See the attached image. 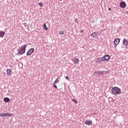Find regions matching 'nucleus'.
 I'll list each match as a JSON object with an SVG mask.
<instances>
[{"instance_id":"f257e3e1","label":"nucleus","mask_w":128,"mask_h":128,"mask_svg":"<svg viewBox=\"0 0 128 128\" xmlns=\"http://www.w3.org/2000/svg\"><path fill=\"white\" fill-rule=\"evenodd\" d=\"M122 92V90H120V88L115 86V87H113L112 88V94H120V92Z\"/></svg>"},{"instance_id":"f03ea898","label":"nucleus","mask_w":128,"mask_h":128,"mask_svg":"<svg viewBox=\"0 0 128 128\" xmlns=\"http://www.w3.org/2000/svg\"><path fill=\"white\" fill-rule=\"evenodd\" d=\"M26 45L24 44L21 46L18 51L19 54H24L26 52Z\"/></svg>"},{"instance_id":"7ed1b4c3","label":"nucleus","mask_w":128,"mask_h":128,"mask_svg":"<svg viewBox=\"0 0 128 128\" xmlns=\"http://www.w3.org/2000/svg\"><path fill=\"white\" fill-rule=\"evenodd\" d=\"M12 116V114H10L8 112L0 114V116H2V118H6L8 116Z\"/></svg>"},{"instance_id":"20e7f679","label":"nucleus","mask_w":128,"mask_h":128,"mask_svg":"<svg viewBox=\"0 0 128 128\" xmlns=\"http://www.w3.org/2000/svg\"><path fill=\"white\" fill-rule=\"evenodd\" d=\"M84 124L86 126H92V120H86L84 122Z\"/></svg>"},{"instance_id":"39448f33","label":"nucleus","mask_w":128,"mask_h":128,"mask_svg":"<svg viewBox=\"0 0 128 128\" xmlns=\"http://www.w3.org/2000/svg\"><path fill=\"white\" fill-rule=\"evenodd\" d=\"M103 60V62H108L110 58V55H105L102 58Z\"/></svg>"},{"instance_id":"423d86ee","label":"nucleus","mask_w":128,"mask_h":128,"mask_svg":"<svg viewBox=\"0 0 128 128\" xmlns=\"http://www.w3.org/2000/svg\"><path fill=\"white\" fill-rule=\"evenodd\" d=\"M120 6L122 8H125L126 6V4L124 2H122L120 3Z\"/></svg>"},{"instance_id":"0eeeda50","label":"nucleus","mask_w":128,"mask_h":128,"mask_svg":"<svg viewBox=\"0 0 128 128\" xmlns=\"http://www.w3.org/2000/svg\"><path fill=\"white\" fill-rule=\"evenodd\" d=\"M34 52V48L29 50L26 53V56H30V54H32Z\"/></svg>"},{"instance_id":"6e6552de","label":"nucleus","mask_w":128,"mask_h":128,"mask_svg":"<svg viewBox=\"0 0 128 128\" xmlns=\"http://www.w3.org/2000/svg\"><path fill=\"white\" fill-rule=\"evenodd\" d=\"M122 43H123L124 46H128V40L124 38L123 40Z\"/></svg>"},{"instance_id":"1a4fd4ad","label":"nucleus","mask_w":128,"mask_h":128,"mask_svg":"<svg viewBox=\"0 0 128 128\" xmlns=\"http://www.w3.org/2000/svg\"><path fill=\"white\" fill-rule=\"evenodd\" d=\"M120 38H117L115 39L114 40V44H116V45L118 44H120Z\"/></svg>"},{"instance_id":"9d476101","label":"nucleus","mask_w":128,"mask_h":128,"mask_svg":"<svg viewBox=\"0 0 128 128\" xmlns=\"http://www.w3.org/2000/svg\"><path fill=\"white\" fill-rule=\"evenodd\" d=\"M4 34H6V32L4 31H0V38H4Z\"/></svg>"},{"instance_id":"9b49d317","label":"nucleus","mask_w":128,"mask_h":128,"mask_svg":"<svg viewBox=\"0 0 128 128\" xmlns=\"http://www.w3.org/2000/svg\"><path fill=\"white\" fill-rule=\"evenodd\" d=\"M12 70L11 69H7L6 72L8 76H10L12 74Z\"/></svg>"},{"instance_id":"f8f14e48","label":"nucleus","mask_w":128,"mask_h":128,"mask_svg":"<svg viewBox=\"0 0 128 128\" xmlns=\"http://www.w3.org/2000/svg\"><path fill=\"white\" fill-rule=\"evenodd\" d=\"M103 62V59L102 58H98L97 60H96L97 64H100V62Z\"/></svg>"},{"instance_id":"ddd939ff","label":"nucleus","mask_w":128,"mask_h":128,"mask_svg":"<svg viewBox=\"0 0 128 128\" xmlns=\"http://www.w3.org/2000/svg\"><path fill=\"white\" fill-rule=\"evenodd\" d=\"M74 64H78V62H80V60H78V58H76L74 60Z\"/></svg>"},{"instance_id":"4468645a","label":"nucleus","mask_w":128,"mask_h":128,"mask_svg":"<svg viewBox=\"0 0 128 128\" xmlns=\"http://www.w3.org/2000/svg\"><path fill=\"white\" fill-rule=\"evenodd\" d=\"M4 102H10V98L6 97L4 98Z\"/></svg>"},{"instance_id":"2eb2a0df","label":"nucleus","mask_w":128,"mask_h":128,"mask_svg":"<svg viewBox=\"0 0 128 128\" xmlns=\"http://www.w3.org/2000/svg\"><path fill=\"white\" fill-rule=\"evenodd\" d=\"M44 28L45 30H48V27L46 26V24H44Z\"/></svg>"},{"instance_id":"dca6fc26","label":"nucleus","mask_w":128,"mask_h":128,"mask_svg":"<svg viewBox=\"0 0 128 128\" xmlns=\"http://www.w3.org/2000/svg\"><path fill=\"white\" fill-rule=\"evenodd\" d=\"M64 34V30L60 31V34Z\"/></svg>"},{"instance_id":"f3484780","label":"nucleus","mask_w":128,"mask_h":128,"mask_svg":"<svg viewBox=\"0 0 128 128\" xmlns=\"http://www.w3.org/2000/svg\"><path fill=\"white\" fill-rule=\"evenodd\" d=\"M53 84H54V88H58V86H57L56 85V82H54Z\"/></svg>"},{"instance_id":"a211bd4d","label":"nucleus","mask_w":128,"mask_h":128,"mask_svg":"<svg viewBox=\"0 0 128 128\" xmlns=\"http://www.w3.org/2000/svg\"><path fill=\"white\" fill-rule=\"evenodd\" d=\"M72 102H74L75 104H78V101L76 100H74V99H72Z\"/></svg>"},{"instance_id":"6ab92c4d","label":"nucleus","mask_w":128,"mask_h":128,"mask_svg":"<svg viewBox=\"0 0 128 128\" xmlns=\"http://www.w3.org/2000/svg\"><path fill=\"white\" fill-rule=\"evenodd\" d=\"M39 6H41V7H42V6H44V4H42V2H40Z\"/></svg>"},{"instance_id":"aec40b11","label":"nucleus","mask_w":128,"mask_h":128,"mask_svg":"<svg viewBox=\"0 0 128 128\" xmlns=\"http://www.w3.org/2000/svg\"><path fill=\"white\" fill-rule=\"evenodd\" d=\"M59 80L58 78L56 79L55 82H55V84H56V82H58Z\"/></svg>"},{"instance_id":"412c9836","label":"nucleus","mask_w":128,"mask_h":128,"mask_svg":"<svg viewBox=\"0 0 128 128\" xmlns=\"http://www.w3.org/2000/svg\"><path fill=\"white\" fill-rule=\"evenodd\" d=\"M90 36H92V38H94V36H94V34H90Z\"/></svg>"},{"instance_id":"4be33fe9","label":"nucleus","mask_w":128,"mask_h":128,"mask_svg":"<svg viewBox=\"0 0 128 128\" xmlns=\"http://www.w3.org/2000/svg\"><path fill=\"white\" fill-rule=\"evenodd\" d=\"M66 80H68V79H69L68 76H66Z\"/></svg>"},{"instance_id":"5701e85b","label":"nucleus","mask_w":128,"mask_h":128,"mask_svg":"<svg viewBox=\"0 0 128 128\" xmlns=\"http://www.w3.org/2000/svg\"><path fill=\"white\" fill-rule=\"evenodd\" d=\"M80 32H82V33L84 32V30H80Z\"/></svg>"},{"instance_id":"b1692460","label":"nucleus","mask_w":128,"mask_h":128,"mask_svg":"<svg viewBox=\"0 0 128 128\" xmlns=\"http://www.w3.org/2000/svg\"><path fill=\"white\" fill-rule=\"evenodd\" d=\"M109 10H112V9L110 8H109Z\"/></svg>"},{"instance_id":"393cba45","label":"nucleus","mask_w":128,"mask_h":128,"mask_svg":"<svg viewBox=\"0 0 128 128\" xmlns=\"http://www.w3.org/2000/svg\"><path fill=\"white\" fill-rule=\"evenodd\" d=\"M94 34H96V32H94Z\"/></svg>"},{"instance_id":"a878e982","label":"nucleus","mask_w":128,"mask_h":128,"mask_svg":"<svg viewBox=\"0 0 128 128\" xmlns=\"http://www.w3.org/2000/svg\"><path fill=\"white\" fill-rule=\"evenodd\" d=\"M60 0V2H62V0Z\"/></svg>"}]
</instances>
